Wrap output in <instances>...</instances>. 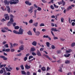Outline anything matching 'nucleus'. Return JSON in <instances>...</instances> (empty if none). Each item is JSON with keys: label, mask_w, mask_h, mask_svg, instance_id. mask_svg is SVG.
I'll return each mask as SVG.
<instances>
[{"label": "nucleus", "mask_w": 75, "mask_h": 75, "mask_svg": "<svg viewBox=\"0 0 75 75\" xmlns=\"http://www.w3.org/2000/svg\"><path fill=\"white\" fill-rule=\"evenodd\" d=\"M12 1H7V0H5L4 1V2L5 3V5L6 6H8L9 4H16L18 3L19 2V1L18 0H11Z\"/></svg>", "instance_id": "f257e3e1"}, {"label": "nucleus", "mask_w": 75, "mask_h": 75, "mask_svg": "<svg viewBox=\"0 0 75 75\" xmlns=\"http://www.w3.org/2000/svg\"><path fill=\"white\" fill-rule=\"evenodd\" d=\"M23 32L24 30L22 29L21 28H20L19 30V32H18V34H20L21 35H22V34H23Z\"/></svg>", "instance_id": "f03ea898"}, {"label": "nucleus", "mask_w": 75, "mask_h": 75, "mask_svg": "<svg viewBox=\"0 0 75 75\" xmlns=\"http://www.w3.org/2000/svg\"><path fill=\"white\" fill-rule=\"evenodd\" d=\"M58 4L59 5H60V4H62L63 3L62 6H64L65 5V2L64 1V0H62V1L61 2H59L58 3Z\"/></svg>", "instance_id": "7ed1b4c3"}, {"label": "nucleus", "mask_w": 75, "mask_h": 75, "mask_svg": "<svg viewBox=\"0 0 75 75\" xmlns=\"http://www.w3.org/2000/svg\"><path fill=\"white\" fill-rule=\"evenodd\" d=\"M0 58H3L4 60H5V61H6L7 60V58L6 57L4 56L1 55L0 56Z\"/></svg>", "instance_id": "20e7f679"}, {"label": "nucleus", "mask_w": 75, "mask_h": 75, "mask_svg": "<svg viewBox=\"0 0 75 75\" xmlns=\"http://www.w3.org/2000/svg\"><path fill=\"white\" fill-rule=\"evenodd\" d=\"M36 54L38 56H39V57L41 56V52H40L38 50H37Z\"/></svg>", "instance_id": "39448f33"}, {"label": "nucleus", "mask_w": 75, "mask_h": 75, "mask_svg": "<svg viewBox=\"0 0 75 75\" xmlns=\"http://www.w3.org/2000/svg\"><path fill=\"white\" fill-rule=\"evenodd\" d=\"M25 3L27 5H28V6H31V3L29 1H25Z\"/></svg>", "instance_id": "423d86ee"}, {"label": "nucleus", "mask_w": 75, "mask_h": 75, "mask_svg": "<svg viewBox=\"0 0 75 75\" xmlns=\"http://www.w3.org/2000/svg\"><path fill=\"white\" fill-rule=\"evenodd\" d=\"M43 56H44L45 57H46V58H48V59L49 60H50V61H51V60H52V58L50 57H49L48 55H46L45 54H43Z\"/></svg>", "instance_id": "0eeeda50"}, {"label": "nucleus", "mask_w": 75, "mask_h": 75, "mask_svg": "<svg viewBox=\"0 0 75 75\" xmlns=\"http://www.w3.org/2000/svg\"><path fill=\"white\" fill-rule=\"evenodd\" d=\"M33 6H31L30 7V9H29L28 10V11L29 12H30V11H31L30 12V13H31L33 12Z\"/></svg>", "instance_id": "6e6552de"}, {"label": "nucleus", "mask_w": 75, "mask_h": 75, "mask_svg": "<svg viewBox=\"0 0 75 75\" xmlns=\"http://www.w3.org/2000/svg\"><path fill=\"white\" fill-rule=\"evenodd\" d=\"M43 38H48L49 40H51V38H50V37H49L48 36V35H46V36L45 35H44L43 36Z\"/></svg>", "instance_id": "1a4fd4ad"}, {"label": "nucleus", "mask_w": 75, "mask_h": 75, "mask_svg": "<svg viewBox=\"0 0 75 75\" xmlns=\"http://www.w3.org/2000/svg\"><path fill=\"white\" fill-rule=\"evenodd\" d=\"M31 68V66H28V65H27V64H26L25 66V68L26 69H30Z\"/></svg>", "instance_id": "9d476101"}, {"label": "nucleus", "mask_w": 75, "mask_h": 75, "mask_svg": "<svg viewBox=\"0 0 75 75\" xmlns=\"http://www.w3.org/2000/svg\"><path fill=\"white\" fill-rule=\"evenodd\" d=\"M12 22L10 21H9L8 23H7V25L8 27H10V26H11V25L12 24Z\"/></svg>", "instance_id": "9b49d317"}, {"label": "nucleus", "mask_w": 75, "mask_h": 75, "mask_svg": "<svg viewBox=\"0 0 75 75\" xmlns=\"http://www.w3.org/2000/svg\"><path fill=\"white\" fill-rule=\"evenodd\" d=\"M6 7L7 8V11H8V13H9L10 12V7L9 6H6Z\"/></svg>", "instance_id": "f8f14e48"}, {"label": "nucleus", "mask_w": 75, "mask_h": 75, "mask_svg": "<svg viewBox=\"0 0 75 75\" xmlns=\"http://www.w3.org/2000/svg\"><path fill=\"white\" fill-rule=\"evenodd\" d=\"M19 50H21V51H23V50H24V46L23 45H21L19 47Z\"/></svg>", "instance_id": "ddd939ff"}, {"label": "nucleus", "mask_w": 75, "mask_h": 75, "mask_svg": "<svg viewBox=\"0 0 75 75\" xmlns=\"http://www.w3.org/2000/svg\"><path fill=\"white\" fill-rule=\"evenodd\" d=\"M37 42L34 41L32 43V45H34V46H35L37 45Z\"/></svg>", "instance_id": "4468645a"}, {"label": "nucleus", "mask_w": 75, "mask_h": 75, "mask_svg": "<svg viewBox=\"0 0 75 75\" xmlns=\"http://www.w3.org/2000/svg\"><path fill=\"white\" fill-rule=\"evenodd\" d=\"M5 18L6 20H10V17L9 16H5Z\"/></svg>", "instance_id": "2eb2a0df"}, {"label": "nucleus", "mask_w": 75, "mask_h": 75, "mask_svg": "<svg viewBox=\"0 0 75 75\" xmlns=\"http://www.w3.org/2000/svg\"><path fill=\"white\" fill-rule=\"evenodd\" d=\"M31 51L32 52H34L35 51V49L34 47H31L30 49Z\"/></svg>", "instance_id": "dca6fc26"}, {"label": "nucleus", "mask_w": 75, "mask_h": 75, "mask_svg": "<svg viewBox=\"0 0 75 75\" xmlns=\"http://www.w3.org/2000/svg\"><path fill=\"white\" fill-rule=\"evenodd\" d=\"M27 33L28 35H32V32L30 30H29L28 32H27Z\"/></svg>", "instance_id": "f3484780"}, {"label": "nucleus", "mask_w": 75, "mask_h": 75, "mask_svg": "<svg viewBox=\"0 0 75 75\" xmlns=\"http://www.w3.org/2000/svg\"><path fill=\"white\" fill-rule=\"evenodd\" d=\"M35 33H36V35H37V36H39V35L40 34V32L37 31Z\"/></svg>", "instance_id": "a211bd4d"}, {"label": "nucleus", "mask_w": 75, "mask_h": 75, "mask_svg": "<svg viewBox=\"0 0 75 75\" xmlns=\"http://www.w3.org/2000/svg\"><path fill=\"white\" fill-rule=\"evenodd\" d=\"M41 69L42 71H46V68L45 67H42L41 68Z\"/></svg>", "instance_id": "6ab92c4d"}, {"label": "nucleus", "mask_w": 75, "mask_h": 75, "mask_svg": "<svg viewBox=\"0 0 75 75\" xmlns=\"http://www.w3.org/2000/svg\"><path fill=\"white\" fill-rule=\"evenodd\" d=\"M57 54H61V51L60 50H58L57 51Z\"/></svg>", "instance_id": "aec40b11"}, {"label": "nucleus", "mask_w": 75, "mask_h": 75, "mask_svg": "<svg viewBox=\"0 0 75 75\" xmlns=\"http://www.w3.org/2000/svg\"><path fill=\"white\" fill-rule=\"evenodd\" d=\"M59 69L58 70V71L59 72H62V68L61 67H59Z\"/></svg>", "instance_id": "412c9836"}, {"label": "nucleus", "mask_w": 75, "mask_h": 75, "mask_svg": "<svg viewBox=\"0 0 75 75\" xmlns=\"http://www.w3.org/2000/svg\"><path fill=\"white\" fill-rule=\"evenodd\" d=\"M72 7L71 6H70L67 8V10L69 11V10H71V9H72Z\"/></svg>", "instance_id": "4be33fe9"}, {"label": "nucleus", "mask_w": 75, "mask_h": 75, "mask_svg": "<svg viewBox=\"0 0 75 75\" xmlns=\"http://www.w3.org/2000/svg\"><path fill=\"white\" fill-rule=\"evenodd\" d=\"M65 64H70V61L68 60H66L65 62Z\"/></svg>", "instance_id": "5701e85b"}, {"label": "nucleus", "mask_w": 75, "mask_h": 75, "mask_svg": "<svg viewBox=\"0 0 75 75\" xmlns=\"http://www.w3.org/2000/svg\"><path fill=\"white\" fill-rule=\"evenodd\" d=\"M21 73L22 74H23V75H26V72L24 71H21Z\"/></svg>", "instance_id": "b1692460"}, {"label": "nucleus", "mask_w": 75, "mask_h": 75, "mask_svg": "<svg viewBox=\"0 0 75 75\" xmlns=\"http://www.w3.org/2000/svg\"><path fill=\"white\" fill-rule=\"evenodd\" d=\"M51 30L52 31H57V29H56V28L54 29V28H52L51 29Z\"/></svg>", "instance_id": "393cba45"}, {"label": "nucleus", "mask_w": 75, "mask_h": 75, "mask_svg": "<svg viewBox=\"0 0 75 75\" xmlns=\"http://www.w3.org/2000/svg\"><path fill=\"white\" fill-rule=\"evenodd\" d=\"M75 42H74L71 44V47H74V46H75Z\"/></svg>", "instance_id": "a878e982"}, {"label": "nucleus", "mask_w": 75, "mask_h": 75, "mask_svg": "<svg viewBox=\"0 0 75 75\" xmlns=\"http://www.w3.org/2000/svg\"><path fill=\"white\" fill-rule=\"evenodd\" d=\"M13 33H15V34H18V32H17V31L14 30L13 31Z\"/></svg>", "instance_id": "bb28decb"}, {"label": "nucleus", "mask_w": 75, "mask_h": 75, "mask_svg": "<svg viewBox=\"0 0 75 75\" xmlns=\"http://www.w3.org/2000/svg\"><path fill=\"white\" fill-rule=\"evenodd\" d=\"M36 13H37V10H35L34 11V16L35 18H36Z\"/></svg>", "instance_id": "cd10ccee"}, {"label": "nucleus", "mask_w": 75, "mask_h": 75, "mask_svg": "<svg viewBox=\"0 0 75 75\" xmlns=\"http://www.w3.org/2000/svg\"><path fill=\"white\" fill-rule=\"evenodd\" d=\"M70 55H71L70 54H68L67 55L64 54V56L65 57H69L70 56Z\"/></svg>", "instance_id": "c85d7f7f"}, {"label": "nucleus", "mask_w": 75, "mask_h": 75, "mask_svg": "<svg viewBox=\"0 0 75 75\" xmlns=\"http://www.w3.org/2000/svg\"><path fill=\"white\" fill-rule=\"evenodd\" d=\"M19 26H15L14 27V28L15 30H18V29H19Z\"/></svg>", "instance_id": "c756f323"}, {"label": "nucleus", "mask_w": 75, "mask_h": 75, "mask_svg": "<svg viewBox=\"0 0 75 75\" xmlns=\"http://www.w3.org/2000/svg\"><path fill=\"white\" fill-rule=\"evenodd\" d=\"M33 25L35 27H37V26H38V23L36 22L35 23L33 24Z\"/></svg>", "instance_id": "7c9ffc66"}, {"label": "nucleus", "mask_w": 75, "mask_h": 75, "mask_svg": "<svg viewBox=\"0 0 75 75\" xmlns=\"http://www.w3.org/2000/svg\"><path fill=\"white\" fill-rule=\"evenodd\" d=\"M71 52V50H67L66 51V54H68V53H70Z\"/></svg>", "instance_id": "2f4dec72"}, {"label": "nucleus", "mask_w": 75, "mask_h": 75, "mask_svg": "<svg viewBox=\"0 0 75 75\" xmlns=\"http://www.w3.org/2000/svg\"><path fill=\"white\" fill-rule=\"evenodd\" d=\"M10 21L12 23L14 22V20H13V18H10Z\"/></svg>", "instance_id": "473e14b6"}, {"label": "nucleus", "mask_w": 75, "mask_h": 75, "mask_svg": "<svg viewBox=\"0 0 75 75\" xmlns=\"http://www.w3.org/2000/svg\"><path fill=\"white\" fill-rule=\"evenodd\" d=\"M46 45L47 47H50V43L49 42H46Z\"/></svg>", "instance_id": "72a5a7b5"}, {"label": "nucleus", "mask_w": 75, "mask_h": 75, "mask_svg": "<svg viewBox=\"0 0 75 75\" xmlns=\"http://www.w3.org/2000/svg\"><path fill=\"white\" fill-rule=\"evenodd\" d=\"M32 54L33 56H35V55H37V54H36V53H35L34 52H32Z\"/></svg>", "instance_id": "f704fd0d"}, {"label": "nucleus", "mask_w": 75, "mask_h": 75, "mask_svg": "<svg viewBox=\"0 0 75 75\" xmlns=\"http://www.w3.org/2000/svg\"><path fill=\"white\" fill-rule=\"evenodd\" d=\"M21 67L22 70H24V66L22 64L21 66Z\"/></svg>", "instance_id": "c9c22d12"}, {"label": "nucleus", "mask_w": 75, "mask_h": 75, "mask_svg": "<svg viewBox=\"0 0 75 75\" xmlns=\"http://www.w3.org/2000/svg\"><path fill=\"white\" fill-rule=\"evenodd\" d=\"M10 49H6L5 51L6 52H10Z\"/></svg>", "instance_id": "e433bc0d"}, {"label": "nucleus", "mask_w": 75, "mask_h": 75, "mask_svg": "<svg viewBox=\"0 0 75 75\" xmlns=\"http://www.w3.org/2000/svg\"><path fill=\"white\" fill-rule=\"evenodd\" d=\"M28 58L27 57H25L24 58V61H27Z\"/></svg>", "instance_id": "4c0bfd02"}, {"label": "nucleus", "mask_w": 75, "mask_h": 75, "mask_svg": "<svg viewBox=\"0 0 75 75\" xmlns=\"http://www.w3.org/2000/svg\"><path fill=\"white\" fill-rule=\"evenodd\" d=\"M33 23V21L32 19H31L29 21V23H30V24H32Z\"/></svg>", "instance_id": "58836bf2"}, {"label": "nucleus", "mask_w": 75, "mask_h": 75, "mask_svg": "<svg viewBox=\"0 0 75 75\" xmlns=\"http://www.w3.org/2000/svg\"><path fill=\"white\" fill-rule=\"evenodd\" d=\"M41 8L40 7H38V9H37V10L38 11H41Z\"/></svg>", "instance_id": "ea45409f"}, {"label": "nucleus", "mask_w": 75, "mask_h": 75, "mask_svg": "<svg viewBox=\"0 0 75 75\" xmlns=\"http://www.w3.org/2000/svg\"><path fill=\"white\" fill-rule=\"evenodd\" d=\"M6 69L8 72H10V71H11V70H10V69H8V68L6 67Z\"/></svg>", "instance_id": "a19ab883"}, {"label": "nucleus", "mask_w": 75, "mask_h": 75, "mask_svg": "<svg viewBox=\"0 0 75 75\" xmlns=\"http://www.w3.org/2000/svg\"><path fill=\"white\" fill-rule=\"evenodd\" d=\"M10 48L11 49V48H13V44L12 43H11L10 44Z\"/></svg>", "instance_id": "79ce46f5"}, {"label": "nucleus", "mask_w": 75, "mask_h": 75, "mask_svg": "<svg viewBox=\"0 0 75 75\" xmlns=\"http://www.w3.org/2000/svg\"><path fill=\"white\" fill-rule=\"evenodd\" d=\"M61 21L62 23H64V19L63 18H61Z\"/></svg>", "instance_id": "37998d69"}, {"label": "nucleus", "mask_w": 75, "mask_h": 75, "mask_svg": "<svg viewBox=\"0 0 75 75\" xmlns=\"http://www.w3.org/2000/svg\"><path fill=\"white\" fill-rule=\"evenodd\" d=\"M22 55V53H20L19 54H17L16 55L17 56H18L19 57H21Z\"/></svg>", "instance_id": "c03bdc74"}, {"label": "nucleus", "mask_w": 75, "mask_h": 75, "mask_svg": "<svg viewBox=\"0 0 75 75\" xmlns=\"http://www.w3.org/2000/svg\"><path fill=\"white\" fill-rule=\"evenodd\" d=\"M51 48L52 49H55V46L54 45H52Z\"/></svg>", "instance_id": "a18cd8bd"}, {"label": "nucleus", "mask_w": 75, "mask_h": 75, "mask_svg": "<svg viewBox=\"0 0 75 75\" xmlns=\"http://www.w3.org/2000/svg\"><path fill=\"white\" fill-rule=\"evenodd\" d=\"M2 64V62H0V68H1L2 67H3V64Z\"/></svg>", "instance_id": "49530a36"}, {"label": "nucleus", "mask_w": 75, "mask_h": 75, "mask_svg": "<svg viewBox=\"0 0 75 75\" xmlns=\"http://www.w3.org/2000/svg\"><path fill=\"white\" fill-rule=\"evenodd\" d=\"M4 46L5 47H6V48H8V46L7 44L5 45Z\"/></svg>", "instance_id": "de8ad7c7"}, {"label": "nucleus", "mask_w": 75, "mask_h": 75, "mask_svg": "<svg viewBox=\"0 0 75 75\" xmlns=\"http://www.w3.org/2000/svg\"><path fill=\"white\" fill-rule=\"evenodd\" d=\"M15 51V50L14 49H11V52H14Z\"/></svg>", "instance_id": "09e8293b"}, {"label": "nucleus", "mask_w": 75, "mask_h": 75, "mask_svg": "<svg viewBox=\"0 0 75 75\" xmlns=\"http://www.w3.org/2000/svg\"><path fill=\"white\" fill-rule=\"evenodd\" d=\"M17 45H18V44L16 43H15L13 45V47H16V46H17Z\"/></svg>", "instance_id": "8fccbe9b"}, {"label": "nucleus", "mask_w": 75, "mask_h": 75, "mask_svg": "<svg viewBox=\"0 0 75 75\" xmlns=\"http://www.w3.org/2000/svg\"><path fill=\"white\" fill-rule=\"evenodd\" d=\"M31 58H33V56H30L29 57V59H31Z\"/></svg>", "instance_id": "3c124183"}, {"label": "nucleus", "mask_w": 75, "mask_h": 75, "mask_svg": "<svg viewBox=\"0 0 75 75\" xmlns=\"http://www.w3.org/2000/svg\"><path fill=\"white\" fill-rule=\"evenodd\" d=\"M4 71L2 70H1L0 71V74H1L3 73Z\"/></svg>", "instance_id": "603ef678"}, {"label": "nucleus", "mask_w": 75, "mask_h": 75, "mask_svg": "<svg viewBox=\"0 0 75 75\" xmlns=\"http://www.w3.org/2000/svg\"><path fill=\"white\" fill-rule=\"evenodd\" d=\"M44 23H41L40 25V27H42V26H44Z\"/></svg>", "instance_id": "864d4df0"}, {"label": "nucleus", "mask_w": 75, "mask_h": 75, "mask_svg": "<svg viewBox=\"0 0 75 75\" xmlns=\"http://www.w3.org/2000/svg\"><path fill=\"white\" fill-rule=\"evenodd\" d=\"M71 25L72 26H74L75 25V23L74 22H73L71 23Z\"/></svg>", "instance_id": "5fc2aeb1"}, {"label": "nucleus", "mask_w": 75, "mask_h": 75, "mask_svg": "<svg viewBox=\"0 0 75 75\" xmlns=\"http://www.w3.org/2000/svg\"><path fill=\"white\" fill-rule=\"evenodd\" d=\"M30 72L28 71L26 73L27 75H30Z\"/></svg>", "instance_id": "6e6d98bb"}, {"label": "nucleus", "mask_w": 75, "mask_h": 75, "mask_svg": "<svg viewBox=\"0 0 75 75\" xmlns=\"http://www.w3.org/2000/svg\"><path fill=\"white\" fill-rule=\"evenodd\" d=\"M54 7H55V8H58V6H57L56 5L54 4Z\"/></svg>", "instance_id": "4d7b16f0"}, {"label": "nucleus", "mask_w": 75, "mask_h": 75, "mask_svg": "<svg viewBox=\"0 0 75 75\" xmlns=\"http://www.w3.org/2000/svg\"><path fill=\"white\" fill-rule=\"evenodd\" d=\"M23 23H24V24H26V25H28V23L27 22L23 21Z\"/></svg>", "instance_id": "13d9d810"}, {"label": "nucleus", "mask_w": 75, "mask_h": 75, "mask_svg": "<svg viewBox=\"0 0 75 75\" xmlns=\"http://www.w3.org/2000/svg\"><path fill=\"white\" fill-rule=\"evenodd\" d=\"M50 7L52 9V10H54V6H53L52 5H51L50 6Z\"/></svg>", "instance_id": "bf43d9fd"}, {"label": "nucleus", "mask_w": 75, "mask_h": 75, "mask_svg": "<svg viewBox=\"0 0 75 75\" xmlns=\"http://www.w3.org/2000/svg\"><path fill=\"white\" fill-rule=\"evenodd\" d=\"M16 23H13V27H15L16 26Z\"/></svg>", "instance_id": "052dcab7"}, {"label": "nucleus", "mask_w": 75, "mask_h": 75, "mask_svg": "<svg viewBox=\"0 0 75 75\" xmlns=\"http://www.w3.org/2000/svg\"><path fill=\"white\" fill-rule=\"evenodd\" d=\"M49 69H51V68H50L49 67H47V71H48V70H49Z\"/></svg>", "instance_id": "680f3d73"}, {"label": "nucleus", "mask_w": 75, "mask_h": 75, "mask_svg": "<svg viewBox=\"0 0 75 75\" xmlns=\"http://www.w3.org/2000/svg\"><path fill=\"white\" fill-rule=\"evenodd\" d=\"M68 21H69V23H70V22L71 21V18H70V17H69Z\"/></svg>", "instance_id": "e2e57ef3"}, {"label": "nucleus", "mask_w": 75, "mask_h": 75, "mask_svg": "<svg viewBox=\"0 0 75 75\" xmlns=\"http://www.w3.org/2000/svg\"><path fill=\"white\" fill-rule=\"evenodd\" d=\"M1 31L2 33H6V32H7V31L6 30H1Z\"/></svg>", "instance_id": "0e129e2a"}, {"label": "nucleus", "mask_w": 75, "mask_h": 75, "mask_svg": "<svg viewBox=\"0 0 75 75\" xmlns=\"http://www.w3.org/2000/svg\"><path fill=\"white\" fill-rule=\"evenodd\" d=\"M44 50V48H41L40 49V51H42Z\"/></svg>", "instance_id": "69168bd1"}, {"label": "nucleus", "mask_w": 75, "mask_h": 75, "mask_svg": "<svg viewBox=\"0 0 75 75\" xmlns=\"http://www.w3.org/2000/svg\"><path fill=\"white\" fill-rule=\"evenodd\" d=\"M59 60L57 61V62H58V63H60L61 62V60Z\"/></svg>", "instance_id": "338daca9"}, {"label": "nucleus", "mask_w": 75, "mask_h": 75, "mask_svg": "<svg viewBox=\"0 0 75 75\" xmlns=\"http://www.w3.org/2000/svg\"><path fill=\"white\" fill-rule=\"evenodd\" d=\"M10 18H14V16L12 15H10Z\"/></svg>", "instance_id": "774afa93"}]
</instances>
